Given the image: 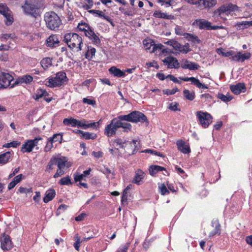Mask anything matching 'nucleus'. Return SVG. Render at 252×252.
<instances>
[{"instance_id": "obj_1", "label": "nucleus", "mask_w": 252, "mask_h": 252, "mask_svg": "<svg viewBox=\"0 0 252 252\" xmlns=\"http://www.w3.org/2000/svg\"><path fill=\"white\" fill-rule=\"evenodd\" d=\"M125 121L128 122L137 123L140 122L144 123V122L148 123L147 117L143 113L138 111H133L125 115H120L117 118H116V123L118 128H123V132H128L131 130L132 126L130 124L123 122Z\"/></svg>"}, {"instance_id": "obj_2", "label": "nucleus", "mask_w": 252, "mask_h": 252, "mask_svg": "<svg viewBox=\"0 0 252 252\" xmlns=\"http://www.w3.org/2000/svg\"><path fill=\"white\" fill-rule=\"evenodd\" d=\"M63 41L72 50L76 49L77 52H79L82 50V39L77 33L71 32L65 33L63 35Z\"/></svg>"}, {"instance_id": "obj_3", "label": "nucleus", "mask_w": 252, "mask_h": 252, "mask_svg": "<svg viewBox=\"0 0 252 252\" xmlns=\"http://www.w3.org/2000/svg\"><path fill=\"white\" fill-rule=\"evenodd\" d=\"M44 20L48 29L56 31L62 24V20L55 12H46L44 15Z\"/></svg>"}, {"instance_id": "obj_4", "label": "nucleus", "mask_w": 252, "mask_h": 252, "mask_svg": "<svg viewBox=\"0 0 252 252\" xmlns=\"http://www.w3.org/2000/svg\"><path fill=\"white\" fill-rule=\"evenodd\" d=\"M68 81V78L64 71L58 72L55 77H52L46 82V85L50 87L54 88L62 86L65 82Z\"/></svg>"}, {"instance_id": "obj_5", "label": "nucleus", "mask_w": 252, "mask_h": 252, "mask_svg": "<svg viewBox=\"0 0 252 252\" xmlns=\"http://www.w3.org/2000/svg\"><path fill=\"white\" fill-rule=\"evenodd\" d=\"M239 7L236 4L232 3L223 4L214 11V14L220 16L222 14L225 13L228 15L232 12L239 11Z\"/></svg>"}, {"instance_id": "obj_6", "label": "nucleus", "mask_w": 252, "mask_h": 252, "mask_svg": "<svg viewBox=\"0 0 252 252\" xmlns=\"http://www.w3.org/2000/svg\"><path fill=\"white\" fill-rule=\"evenodd\" d=\"M196 116L198 120L199 124L204 128H207L212 122L213 117L208 112L197 111Z\"/></svg>"}, {"instance_id": "obj_7", "label": "nucleus", "mask_w": 252, "mask_h": 252, "mask_svg": "<svg viewBox=\"0 0 252 252\" xmlns=\"http://www.w3.org/2000/svg\"><path fill=\"white\" fill-rule=\"evenodd\" d=\"M126 146L124 150L129 155H134L140 149L139 142L137 140H132L131 141L127 140Z\"/></svg>"}, {"instance_id": "obj_8", "label": "nucleus", "mask_w": 252, "mask_h": 252, "mask_svg": "<svg viewBox=\"0 0 252 252\" xmlns=\"http://www.w3.org/2000/svg\"><path fill=\"white\" fill-rule=\"evenodd\" d=\"M0 13L5 18V24L7 26L11 25L13 22V17L11 14V11L5 4L0 3Z\"/></svg>"}, {"instance_id": "obj_9", "label": "nucleus", "mask_w": 252, "mask_h": 252, "mask_svg": "<svg viewBox=\"0 0 252 252\" xmlns=\"http://www.w3.org/2000/svg\"><path fill=\"white\" fill-rule=\"evenodd\" d=\"M13 77L8 73L0 72V88H6L11 86V82L13 81Z\"/></svg>"}, {"instance_id": "obj_10", "label": "nucleus", "mask_w": 252, "mask_h": 252, "mask_svg": "<svg viewBox=\"0 0 252 252\" xmlns=\"http://www.w3.org/2000/svg\"><path fill=\"white\" fill-rule=\"evenodd\" d=\"M115 121L116 118H114L105 127L104 134L108 137L115 135L118 129Z\"/></svg>"}, {"instance_id": "obj_11", "label": "nucleus", "mask_w": 252, "mask_h": 252, "mask_svg": "<svg viewBox=\"0 0 252 252\" xmlns=\"http://www.w3.org/2000/svg\"><path fill=\"white\" fill-rule=\"evenodd\" d=\"M164 64L167 66V68L178 69L180 67V63L178 60L172 56H168L162 60Z\"/></svg>"}, {"instance_id": "obj_12", "label": "nucleus", "mask_w": 252, "mask_h": 252, "mask_svg": "<svg viewBox=\"0 0 252 252\" xmlns=\"http://www.w3.org/2000/svg\"><path fill=\"white\" fill-rule=\"evenodd\" d=\"M22 8L24 12L28 15L36 17L37 15L38 8L34 4L29 3L26 2Z\"/></svg>"}, {"instance_id": "obj_13", "label": "nucleus", "mask_w": 252, "mask_h": 252, "mask_svg": "<svg viewBox=\"0 0 252 252\" xmlns=\"http://www.w3.org/2000/svg\"><path fill=\"white\" fill-rule=\"evenodd\" d=\"M194 4H198L197 8L200 10L204 9H210L214 6L217 4L216 0H198L197 2H194Z\"/></svg>"}, {"instance_id": "obj_14", "label": "nucleus", "mask_w": 252, "mask_h": 252, "mask_svg": "<svg viewBox=\"0 0 252 252\" xmlns=\"http://www.w3.org/2000/svg\"><path fill=\"white\" fill-rule=\"evenodd\" d=\"M57 137H60V143H62L63 140V135L60 133L54 134L52 137L48 138L46 145L44 148V152H48L51 150L53 147V143L57 142V140L55 139Z\"/></svg>"}, {"instance_id": "obj_15", "label": "nucleus", "mask_w": 252, "mask_h": 252, "mask_svg": "<svg viewBox=\"0 0 252 252\" xmlns=\"http://www.w3.org/2000/svg\"><path fill=\"white\" fill-rule=\"evenodd\" d=\"M211 22L205 19H197L192 23V26L198 28L199 30L209 31Z\"/></svg>"}, {"instance_id": "obj_16", "label": "nucleus", "mask_w": 252, "mask_h": 252, "mask_svg": "<svg viewBox=\"0 0 252 252\" xmlns=\"http://www.w3.org/2000/svg\"><path fill=\"white\" fill-rule=\"evenodd\" d=\"M33 81V78L31 75L26 74L22 76L18 77L16 81L12 84L10 88H13L16 85H21L22 84H30Z\"/></svg>"}, {"instance_id": "obj_17", "label": "nucleus", "mask_w": 252, "mask_h": 252, "mask_svg": "<svg viewBox=\"0 0 252 252\" xmlns=\"http://www.w3.org/2000/svg\"><path fill=\"white\" fill-rule=\"evenodd\" d=\"M1 248L4 251L10 250L13 247L9 235L4 234L1 239Z\"/></svg>"}, {"instance_id": "obj_18", "label": "nucleus", "mask_w": 252, "mask_h": 252, "mask_svg": "<svg viewBox=\"0 0 252 252\" xmlns=\"http://www.w3.org/2000/svg\"><path fill=\"white\" fill-rule=\"evenodd\" d=\"M56 162L58 168L60 169L64 170L65 168L67 169L71 166L70 163L68 162L67 158L65 157H60L56 156Z\"/></svg>"}, {"instance_id": "obj_19", "label": "nucleus", "mask_w": 252, "mask_h": 252, "mask_svg": "<svg viewBox=\"0 0 252 252\" xmlns=\"http://www.w3.org/2000/svg\"><path fill=\"white\" fill-rule=\"evenodd\" d=\"M60 43V40L56 34H51L46 40L45 45L47 47L54 48L58 46Z\"/></svg>"}, {"instance_id": "obj_20", "label": "nucleus", "mask_w": 252, "mask_h": 252, "mask_svg": "<svg viewBox=\"0 0 252 252\" xmlns=\"http://www.w3.org/2000/svg\"><path fill=\"white\" fill-rule=\"evenodd\" d=\"M77 126L78 127H82L85 129L89 127H93L94 129H97L98 128V122H92L89 123V122L85 120H83L82 121L78 120Z\"/></svg>"}, {"instance_id": "obj_21", "label": "nucleus", "mask_w": 252, "mask_h": 252, "mask_svg": "<svg viewBox=\"0 0 252 252\" xmlns=\"http://www.w3.org/2000/svg\"><path fill=\"white\" fill-rule=\"evenodd\" d=\"M179 79L184 81H191L194 85H195L197 87H198L199 89L201 88L204 89H207L208 88V87L205 84L201 83L198 79L193 77H180Z\"/></svg>"}, {"instance_id": "obj_22", "label": "nucleus", "mask_w": 252, "mask_h": 252, "mask_svg": "<svg viewBox=\"0 0 252 252\" xmlns=\"http://www.w3.org/2000/svg\"><path fill=\"white\" fill-rule=\"evenodd\" d=\"M230 89L234 94L237 95L245 92L246 90L245 84L244 83H238L236 85H231Z\"/></svg>"}, {"instance_id": "obj_23", "label": "nucleus", "mask_w": 252, "mask_h": 252, "mask_svg": "<svg viewBox=\"0 0 252 252\" xmlns=\"http://www.w3.org/2000/svg\"><path fill=\"white\" fill-rule=\"evenodd\" d=\"M176 145L178 150L185 154H188L190 153L191 150L189 145H188L183 140H177Z\"/></svg>"}, {"instance_id": "obj_24", "label": "nucleus", "mask_w": 252, "mask_h": 252, "mask_svg": "<svg viewBox=\"0 0 252 252\" xmlns=\"http://www.w3.org/2000/svg\"><path fill=\"white\" fill-rule=\"evenodd\" d=\"M145 175L146 174L142 170L138 169L135 172L133 183L137 185L142 184L143 183V179L144 178Z\"/></svg>"}, {"instance_id": "obj_25", "label": "nucleus", "mask_w": 252, "mask_h": 252, "mask_svg": "<svg viewBox=\"0 0 252 252\" xmlns=\"http://www.w3.org/2000/svg\"><path fill=\"white\" fill-rule=\"evenodd\" d=\"M251 56V54L249 52L242 54L239 52L235 56H232V60L237 62H244L245 60L249 59Z\"/></svg>"}, {"instance_id": "obj_26", "label": "nucleus", "mask_w": 252, "mask_h": 252, "mask_svg": "<svg viewBox=\"0 0 252 252\" xmlns=\"http://www.w3.org/2000/svg\"><path fill=\"white\" fill-rule=\"evenodd\" d=\"M56 194L55 189L53 188L48 189L45 192V196L43 199V202L45 203H47L52 200L55 198Z\"/></svg>"}, {"instance_id": "obj_27", "label": "nucleus", "mask_w": 252, "mask_h": 252, "mask_svg": "<svg viewBox=\"0 0 252 252\" xmlns=\"http://www.w3.org/2000/svg\"><path fill=\"white\" fill-rule=\"evenodd\" d=\"M86 36L88 37L94 44L98 45L100 44L101 41L100 39L94 33L93 29L92 30L89 31L88 33H86Z\"/></svg>"}, {"instance_id": "obj_28", "label": "nucleus", "mask_w": 252, "mask_h": 252, "mask_svg": "<svg viewBox=\"0 0 252 252\" xmlns=\"http://www.w3.org/2000/svg\"><path fill=\"white\" fill-rule=\"evenodd\" d=\"M89 13L94 15L96 17L102 18L103 19L106 20L109 22H111V19L108 16L105 15L103 11L99 10H89L88 11Z\"/></svg>"}, {"instance_id": "obj_29", "label": "nucleus", "mask_w": 252, "mask_h": 252, "mask_svg": "<svg viewBox=\"0 0 252 252\" xmlns=\"http://www.w3.org/2000/svg\"><path fill=\"white\" fill-rule=\"evenodd\" d=\"M34 146L32 143L31 142L30 140H27L22 145L21 151L24 153H30L32 152L34 148Z\"/></svg>"}, {"instance_id": "obj_30", "label": "nucleus", "mask_w": 252, "mask_h": 252, "mask_svg": "<svg viewBox=\"0 0 252 252\" xmlns=\"http://www.w3.org/2000/svg\"><path fill=\"white\" fill-rule=\"evenodd\" d=\"M91 171V169L89 168L88 170L84 171L83 173L81 174H74V179L75 182H80L82 180L86 181L85 178L90 175Z\"/></svg>"}, {"instance_id": "obj_31", "label": "nucleus", "mask_w": 252, "mask_h": 252, "mask_svg": "<svg viewBox=\"0 0 252 252\" xmlns=\"http://www.w3.org/2000/svg\"><path fill=\"white\" fill-rule=\"evenodd\" d=\"M109 72L111 74L113 75L115 77H125L126 74L125 72L116 66H112L109 69Z\"/></svg>"}, {"instance_id": "obj_32", "label": "nucleus", "mask_w": 252, "mask_h": 252, "mask_svg": "<svg viewBox=\"0 0 252 252\" xmlns=\"http://www.w3.org/2000/svg\"><path fill=\"white\" fill-rule=\"evenodd\" d=\"M56 165V156H53L48 162L45 171L46 173H50L54 169V166Z\"/></svg>"}, {"instance_id": "obj_33", "label": "nucleus", "mask_w": 252, "mask_h": 252, "mask_svg": "<svg viewBox=\"0 0 252 252\" xmlns=\"http://www.w3.org/2000/svg\"><path fill=\"white\" fill-rule=\"evenodd\" d=\"M153 16L158 18H163L164 19H173L174 16L171 14H167L166 13L162 12L160 10H157L154 12Z\"/></svg>"}, {"instance_id": "obj_34", "label": "nucleus", "mask_w": 252, "mask_h": 252, "mask_svg": "<svg viewBox=\"0 0 252 252\" xmlns=\"http://www.w3.org/2000/svg\"><path fill=\"white\" fill-rule=\"evenodd\" d=\"M163 170L166 171V169L164 167L156 165L150 166L149 169V173L152 176H155L156 174L159 171Z\"/></svg>"}, {"instance_id": "obj_35", "label": "nucleus", "mask_w": 252, "mask_h": 252, "mask_svg": "<svg viewBox=\"0 0 252 252\" xmlns=\"http://www.w3.org/2000/svg\"><path fill=\"white\" fill-rule=\"evenodd\" d=\"M184 38L193 43L200 44L201 42L197 36L190 33H186L184 35Z\"/></svg>"}, {"instance_id": "obj_36", "label": "nucleus", "mask_w": 252, "mask_h": 252, "mask_svg": "<svg viewBox=\"0 0 252 252\" xmlns=\"http://www.w3.org/2000/svg\"><path fill=\"white\" fill-rule=\"evenodd\" d=\"M23 177V175L22 174L15 176L12 181L8 184V189L11 190L14 188L17 184H18L22 181Z\"/></svg>"}, {"instance_id": "obj_37", "label": "nucleus", "mask_w": 252, "mask_h": 252, "mask_svg": "<svg viewBox=\"0 0 252 252\" xmlns=\"http://www.w3.org/2000/svg\"><path fill=\"white\" fill-rule=\"evenodd\" d=\"M48 93L45 89L39 88L36 90V93L33 95V98L35 100H37L42 97L48 96Z\"/></svg>"}, {"instance_id": "obj_38", "label": "nucleus", "mask_w": 252, "mask_h": 252, "mask_svg": "<svg viewBox=\"0 0 252 252\" xmlns=\"http://www.w3.org/2000/svg\"><path fill=\"white\" fill-rule=\"evenodd\" d=\"M77 28L79 31L84 32L86 36V33L92 29V27L85 22L79 23Z\"/></svg>"}, {"instance_id": "obj_39", "label": "nucleus", "mask_w": 252, "mask_h": 252, "mask_svg": "<svg viewBox=\"0 0 252 252\" xmlns=\"http://www.w3.org/2000/svg\"><path fill=\"white\" fill-rule=\"evenodd\" d=\"M10 152H6L0 154V164H4L7 163L10 158Z\"/></svg>"}, {"instance_id": "obj_40", "label": "nucleus", "mask_w": 252, "mask_h": 252, "mask_svg": "<svg viewBox=\"0 0 252 252\" xmlns=\"http://www.w3.org/2000/svg\"><path fill=\"white\" fill-rule=\"evenodd\" d=\"M97 136L96 133L85 131H83L82 135H80V137L85 140H94L97 138Z\"/></svg>"}, {"instance_id": "obj_41", "label": "nucleus", "mask_w": 252, "mask_h": 252, "mask_svg": "<svg viewBox=\"0 0 252 252\" xmlns=\"http://www.w3.org/2000/svg\"><path fill=\"white\" fill-rule=\"evenodd\" d=\"M42 67L46 69L52 64V59L50 58H43L40 62Z\"/></svg>"}, {"instance_id": "obj_42", "label": "nucleus", "mask_w": 252, "mask_h": 252, "mask_svg": "<svg viewBox=\"0 0 252 252\" xmlns=\"http://www.w3.org/2000/svg\"><path fill=\"white\" fill-rule=\"evenodd\" d=\"M78 120L73 118H65L63 121V123L65 126L71 125L72 127L77 126Z\"/></svg>"}, {"instance_id": "obj_43", "label": "nucleus", "mask_w": 252, "mask_h": 252, "mask_svg": "<svg viewBox=\"0 0 252 252\" xmlns=\"http://www.w3.org/2000/svg\"><path fill=\"white\" fill-rule=\"evenodd\" d=\"M126 140L125 139H122L121 138H118L114 140V143L116 144V146H119L120 148L126 149Z\"/></svg>"}, {"instance_id": "obj_44", "label": "nucleus", "mask_w": 252, "mask_h": 252, "mask_svg": "<svg viewBox=\"0 0 252 252\" xmlns=\"http://www.w3.org/2000/svg\"><path fill=\"white\" fill-rule=\"evenodd\" d=\"M59 184L62 186H69L72 184V182L69 176L67 175L64 177L62 178L59 181Z\"/></svg>"}, {"instance_id": "obj_45", "label": "nucleus", "mask_w": 252, "mask_h": 252, "mask_svg": "<svg viewBox=\"0 0 252 252\" xmlns=\"http://www.w3.org/2000/svg\"><path fill=\"white\" fill-rule=\"evenodd\" d=\"M177 47H175L174 49L181 53L187 54L190 51L189 48V44L182 46L180 43H179V45H178Z\"/></svg>"}, {"instance_id": "obj_46", "label": "nucleus", "mask_w": 252, "mask_h": 252, "mask_svg": "<svg viewBox=\"0 0 252 252\" xmlns=\"http://www.w3.org/2000/svg\"><path fill=\"white\" fill-rule=\"evenodd\" d=\"M217 97L218 98L221 99L222 101L224 102H229L233 99V96L230 95L229 94L224 95L222 94L219 93L218 94Z\"/></svg>"}, {"instance_id": "obj_47", "label": "nucleus", "mask_w": 252, "mask_h": 252, "mask_svg": "<svg viewBox=\"0 0 252 252\" xmlns=\"http://www.w3.org/2000/svg\"><path fill=\"white\" fill-rule=\"evenodd\" d=\"M183 94L186 99L189 100H193L195 96L194 92H190L189 90H185L183 91Z\"/></svg>"}, {"instance_id": "obj_48", "label": "nucleus", "mask_w": 252, "mask_h": 252, "mask_svg": "<svg viewBox=\"0 0 252 252\" xmlns=\"http://www.w3.org/2000/svg\"><path fill=\"white\" fill-rule=\"evenodd\" d=\"M96 52V50L94 47H91L90 48L89 47H88V50L86 52L85 54V57L86 59L90 60H91L93 57L95 55V53Z\"/></svg>"}, {"instance_id": "obj_49", "label": "nucleus", "mask_w": 252, "mask_h": 252, "mask_svg": "<svg viewBox=\"0 0 252 252\" xmlns=\"http://www.w3.org/2000/svg\"><path fill=\"white\" fill-rule=\"evenodd\" d=\"M235 25L237 26L240 29L247 28L249 27L252 26V21L237 22Z\"/></svg>"}, {"instance_id": "obj_50", "label": "nucleus", "mask_w": 252, "mask_h": 252, "mask_svg": "<svg viewBox=\"0 0 252 252\" xmlns=\"http://www.w3.org/2000/svg\"><path fill=\"white\" fill-rule=\"evenodd\" d=\"M220 225L219 222H218L215 224L214 230L210 233L209 236L213 237L216 235H220Z\"/></svg>"}, {"instance_id": "obj_51", "label": "nucleus", "mask_w": 252, "mask_h": 252, "mask_svg": "<svg viewBox=\"0 0 252 252\" xmlns=\"http://www.w3.org/2000/svg\"><path fill=\"white\" fill-rule=\"evenodd\" d=\"M143 42L146 50H150L152 47H153L154 45V41L151 39H144Z\"/></svg>"}, {"instance_id": "obj_52", "label": "nucleus", "mask_w": 252, "mask_h": 252, "mask_svg": "<svg viewBox=\"0 0 252 252\" xmlns=\"http://www.w3.org/2000/svg\"><path fill=\"white\" fill-rule=\"evenodd\" d=\"M158 188L160 190V194L162 195H167L170 193L169 190L166 188L164 184H162L160 186H159Z\"/></svg>"}, {"instance_id": "obj_53", "label": "nucleus", "mask_w": 252, "mask_h": 252, "mask_svg": "<svg viewBox=\"0 0 252 252\" xmlns=\"http://www.w3.org/2000/svg\"><path fill=\"white\" fill-rule=\"evenodd\" d=\"M21 143L18 141H13L10 143H7L3 145V147L5 148H16L20 146Z\"/></svg>"}, {"instance_id": "obj_54", "label": "nucleus", "mask_w": 252, "mask_h": 252, "mask_svg": "<svg viewBox=\"0 0 252 252\" xmlns=\"http://www.w3.org/2000/svg\"><path fill=\"white\" fill-rule=\"evenodd\" d=\"M74 239L75 240V242L74 243V247L76 250L77 251H79V248L80 246V243L82 242V241H81L80 238L78 236V235H76Z\"/></svg>"}, {"instance_id": "obj_55", "label": "nucleus", "mask_w": 252, "mask_h": 252, "mask_svg": "<svg viewBox=\"0 0 252 252\" xmlns=\"http://www.w3.org/2000/svg\"><path fill=\"white\" fill-rule=\"evenodd\" d=\"M179 104L178 102H174L170 103L168 109L173 111H180L181 109L178 108Z\"/></svg>"}, {"instance_id": "obj_56", "label": "nucleus", "mask_w": 252, "mask_h": 252, "mask_svg": "<svg viewBox=\"0 0 252 252\" xmlns=\"http://www.w3.org/2000/svg\"><path fill=\"white\" fill-rule=\"evenodd\" d=\"M179 91V90L177 88H173L172 90L169 89H166L163 90V94H167V95H172L175 94L176 93L178 92Z\"/></svg>"}, {"instance_id": "obj_57", "label": "nucleus", "mask_w": 252, "mask_h": 252, "mask_svg": "<svg viewBox=\"0 0 252 252\" xmlns=\"http://www.w3.org/2000/svg\"><path fill=\"white\" fill-rule=\"evenodd\" d=\"M200 66L198 64L189 61V66H187L186 67H188V69L191 70H195L198 69Z\"/></svg>"}, {"instance_id": "obj_58", "label": "nucleus", "mask_w": 252, "mask_h": 252, "mask_svg": "<svg viewBox=\"0 0 252 252\" xmlns=\"http://www.w3.org/2000/svg\"><path fill=\"white\" fill-rule=\"evenodd\" d=\"M87 3L83 5L82 7L85 10H89L90 9H91L94 5V1L93 0H85Z\"/></svg>"}, {"instance_id": "obj_59", "label": "nucleus", "mask_w": 252, "mask_h": 252, "mask_svg": "<svg viewBox=\"0 0 252 252\" xmlns=\"http://www.w3.org/2000/svg\"><path fill=\"white\" fill-rule=\"evenodd\" d=\"M82 102L84 103L88 104L89 105H91L93 106L96 104V102L94 99H89L88 98H84L82 100Z\"/></svg>"}, {"instance_id": "obj_60", "label": "nucleus", "mask_w": 252, "mask_h": 252, "mask_svg": "<svg viewBox=\"0 0 252 252\" xmlns=\"http://www.w3.org/2000/svg\"><path fill=\"white\" fill-rule=\"evenodd\" d=\"M163 47L164 46L161 44H155L154 43V46L152 48V52H155L157 50H160L161 51Z\"/></svg>"}, {"instance_id": "obj_61", "label": "nucleus", "mask_w": 252, "mask_h": 252, "mask_svg": "<svg viewBox=\"0 0 252 252\" xmlns=\"http://www.w3.org/2000/svg\"><path fill=\"white\" fill-rule=\"evenodd\" d=\"M175 33L177 35L183 36L184 37V35L186 32H185L179 26H176L175 29Z\"/></svg>"}, {"instance_id": "obj_62", "label": "nucleus", "mask_w": 252, "mask_h": 252, "mask_svg": "<svg viewBox=\"0 0 252 252\" xmlns=\"http://www.w3.org/2000/svg\"><path fill=\"white\" fill-rule=\"evenodd\" d=\"M165 43L172 46L174 48L175 47H178V45H179V43L173 39L169 40L167 42H165Z\"/></svg>"}, {"instance_id": "obj_63", "label": "nucleus", "mask_w": 252, "mask_h": 252, "mask_svg": "<svg viewBox=\"0 0 252 252\" xmlns=\"http://www.w3.org/2000/svg\"><path fill=\"white\" fill-rule=\"evenodd\" d=\"M68 206L65 204H61L60 205L59 208H58L57 210V215H59L60 214L62 213L61 210L63 211H64L66 209L68 208Z\"/></svg>"}, {"instance_id": "obj_64", "label": "nucleus", "mask_w": 252, "mask_h": 252, "mask_svg": "<svg viewBox=\"0 0 252 252\" xmlns=\"http://www.w3.org/2000/svg\"><path fill=\"white\" fill-rule=\"evenodd\" d=\"M65 173V171L63 169H60V168H58V169L54 175L53 177L54 178H57L58 177H61Z\"/></svg>"}]
</instances>
